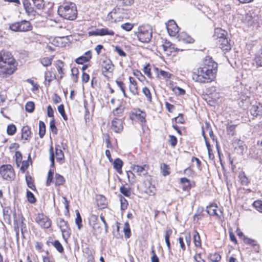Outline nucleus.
Segmentation results:
<instances>
[{"mask_svg":"<svg viewBox=\"0 0 262 262\" xmlns=\"http://www.w3.org/2000/svg\"><path fill=\"white\" fill-rule=\"evenodd\" d=\"M45 78L46 80V85H50V82L54 79H57L56 75L53 74L50 71H48L45 73Z\"/></svg>","mask_w":262,"mask_h":262,"instance_id":"24","label":"nucleus"},{"mask_svg":"<svg viewBox=\"0 0 262 262\" xmlns=\"http://www.w3.org/2000/svg\"><path fill=\"white\" fill-rule=\"evenodd\" d=\"M193 235V242L196 247H200L201 246V239L199 233L196 231H194Z\"/></svg>","mask_w":262,"mask_h":262,"instance_id":"37","label":"nucleus"},{"mask_svg":"<svg viewBox=\"0 0 262 262\" xmlns=\"http://www.w3.org/2000/svg\"><path fill=\"white\" fill-rule=\"evenodd\" d=\"M64 182H65V180L63 176H62L61 175H60L58 173L55 174V183L56 185L59 186V185H63L64 184Z\"/></svg>","mask_w":262,"mask_h":262,"instance_id":"35","label":"nucleus"},{"mask_svg":"<svg viewBox=\"0 0 262 262\" xmlns=\"http://www.w3.org/2000/svg\"><path fill=\"white\" fill-rule=\"evenodd\" d=\"M235 125L228 124L227 126V131L229 135L233 136L235 133Z\"/></svg>","mask_w":262,"mask_h":262,"instance_id":"49","label":"nucleus"},{"mask_svg":"<svg viewBox=\"0 0 262 262\" xmlns=\"http://www.w3.org/2000/svg\"><path fill=\"white\" fill-rule=\"evenodd\" d=\"M34 103L32 101L28 102L26 104V111L29 113H32L34 110Z\"/></svg>","mask_w":262,"mask_h":262,"instance_id":"48","label":"nucleus"},{"mask_svg":"<svg viewBox=\"0 0 262 262\" xmlns=\"http://www.w3.org/2000/svg\"><path fill=\"white\" fill-rule=\"evenodd\" d=\"M27 196L28 201L31 203H34L36 202V199L34 194L30 191L27 190Z\"/></svg>","mask_w":262,"mask_h":262,"instance_id":"56","label":"nucleus"},{"mask_svg":"<svg viewBox=\"0 0 262 262\" xmlns=\"http://www.w3.org/2000/svg\"><path fill=\"white\" fill-rule=\"evenodd\" d=\"M99 36H103V35H114V32L112 30H110L108 28H102V29H99Z\"/></svg>","mask_w":262,"mask_h":262,"instance_id":"31","label":"nucleus"},{"mask_svg":"<svg viewBox=\"0 0 262 262\" xmlns=\"http://www.w3.org/2000/svg\"><path fill=\"white\" fill-rule=\"evenodd\" d=\"M53 245L59 252H60V253L63 252V248L62 245L60 244V243L58 241H55L53 243Z\"/></svg>","mask_w":262,"mask_h":262,"instance_id":"54","label":"nucleus"},{"mask_svg":"<svg viewBox=\"0 0 262 262\" xmlns=\"http://www.w3.org/2000/svg\"><path fill=\"white\" fill-rule=\"evenodd\" d=\"M162 48L167 55H170L174 51L173 45L169 41H165L162 45Z\"/></svg>","mask_w":262,"mask_h":262,"instance_id":"21","label":"nucleus"},{"mask_svg":"<svg viewBox=\"0 0 262 262\" xmlns=\"http://www.w3.org/2000/svg\"><path fill=\"white\" fill-rule=\"evenodd\" d=\"M132 169L134 172L137 173L140 176H145L148 173V166L146 165H144L143 166L133 165L132 166Z\"/></svg>","mask_w":262,"mask_h":262,"instance_id":"15","label":"nucleus"},{"mask_svg":"<svg viewBox=\"0 0 262 262\" xmlns=\"http://www.w3.org/2000/svg\"><path fill=\"white\" fill-rule=\"evenodd\" d=\"M216 43L223 52H228L231 49V45L227 37L223 39L221 38L219 41L216 42Z\"/></svg>","mask_w":262,"mask_h":262,"instance_id":"14","label":"nucleus"},{"mask_svg":"<svg viewBox=\"0 0 262 262\" xmlns=\"http://www.w3.org/2000/svg\"><path fill=\"white\" fill-rule=\"evenodd\" d=\"M150 70H151L150 68V65L149 64H147L144 67L143 71L144 74L149 78L151 77V73L150 72Z\"/></svg>","mask_w":262,"mask_h":262,"instance_id":"62","label":"nucleus"},{"mask_svg":"<svg viewBox=\"0 0 262 262\" xmlns=\"http://www.w3.org/2000/svg\"><path fill=\"white\" fill-rule=\"evenodd\" d=\"M178 38L180 41L186 43H192L194 41L192 37L184 32L178 34Z\"/></svg>","mask_w":262,"mask_h":262,"instance_id":"23","label":"nucleus"},{"mask_svg":"<svg viewBox=\"0 0 262 262\" xmlns=\"http://www.w3.org/2000/svg\"><path fill=\"white\" fill-rule=\"evenodd\" d=\"M55 153L56 156V160L60 162L64 159V154L62 150L60 148L59 145L55 146Z\"/></svg>","mask_w":262,"mask_h":262,"instance_id":"28","label":"nucleus"},{"mask_svg":"<svg viewBox=\"0 0 262 262\" xmlns=\"http://www.w3.org/2000/svg\"><path fill=\"white\" fill-rule=\"evenodd\" d=\"M215 76L209 72L205 67H199L196 72L192 74V79L196 82L200 83H208L213 81Z\"/></svg>","mask_w":262,"mask_h":262,"instance_id":"3","label":"nucleus"},{"mask_svg":"<svg viewBox=\"0 0 262 262\" xmlns=\"http://www.w3.org/2000/svg\"><path fill=\"white\" fill-rule=\"evenodd\" d=\"M30 23L27 20L15 22L9 26V29L14 32H25L31 30Z\"/></svg>","mask_w":262,"mask_h":262,"instance_id":"5","label":"nucleus"},{"mask_svg":"<svg viewBox=\"0 0 262 262\" xmlns=\"http://www.w3.org/2000/svg\"><path fill=\"white\" fill-rule=\"evenodd\" d=\"M202 67H205V69L207 70L209 72H211L212 74L215 76L217 72V64L215 62L213 61L212 58H209L208 59H206Z\"/></svg>","mask_w":262,"mask_h":262,"instance_id":"11","label":"nucleus"},{"mask_svg":"<svg viewBox=\"0 0 262 262\" xmlns=\"http://www.w3.org/2000/svg\"><path fill=\"white\" fill-rule=\"evenodd\" d=\"M253 206L257 211L262 212V201L257 200L254 201Z\"/></svg>","mask_w":262,"mask_h":262,"instance_id":"47","label":"nucleus"},{"mask_svg":"<svg viewBox=\"0 0 262 262\" xmlns=\"http://www.w3.org/2000/svg\"><path fill=\"white\" fill-rule=\"evenodd\" d=\"M136 115L138 116L141 122L145 121V113L139 110L136 112Z\"/></svg>","mask_w":262,"mask_h":262,"instance_id":"63","label":"nucleus"},{"mask_svg":"<svg viewBox=\"0 0 262 262\" xmlns=\"http://www.w3.org/2000/svg\"><path fill=\"white\" fill-rule=\"evenodd\" d=\"M58 14L64 19L73 20L77 15V7L73 2H65L58 9Z\"/></svg>","mask_w":262,"mask_h":262,"instance_id":"2","label":"nucleus"},{"mask_svg":"<svg viewBox=\"0 0 262 262\" xmlns=\"http://www.w3.org/2000/svg\"><path fill=\"white\" fill-rule=\"evenodd\" d=\"M122 166L123 162L120 159L117 158L114 160L113 166L114 169H115L118 172L121 173Z\"/></svg>","mask_w":262,"mask_h":262,"instance_id":"29","label":"nucleus"},{"mask_svg":"<svg viewBox=\"0 0 262 262\" xmlns=\"http://www.w3.org/2000/svg\"><path fill=\"white\" fill-rule=\"evenodd\" d=\"M250 102V98L247 96L242 95L238 99V104L243 108L246 107Z\"/></svg>","mask_w":262,"mask_h":262,"instance_id":"25","label":"nucleus"},{"mask_svg":"<svg viewBox=\"0 0 262 262\" xmlns=\"http://www.w3.org/2000/svg\"><path fill=\"white\" fill-rule=\"evenodd\" d=\"M142 92L146 97L147 100L149 101H151L152 97L149 90L147 87H144L143 88Z\"/></svg>","mask_w":262,"mask_h":262,"instance_id":"53","label":"nucleus"},{"mask_svg":"<svg viewBox=\"0 0 262 262\" xmlns=\"http://www.w3.org/2000/svg\"><path fill=\"white\" fill-rule=\"evenodd\" d=\"M160 168H161V172H162L163 176H166L170 174V172H169L170 168L168 165H167L165 163H162L161 164Z\"/></svg>","mask_w":262,"mask_h":262,"instance_id":"33","label":"nucleus"},{"mask_svg":"<svg viewBox=\"0 0 262 262\" xmlns=\"http://www.w3.org/2000/svg\"><path fill=\"white\" fill-rule=\"evenodd\" d=\"M238 177L239 178L241 184L243 185H247L249 183L248 178L246 176L244 172H241L239 173Z\"/></svg>","mask_w":262,"mask_h":262,"instance_id":"34","label":"nucleus"},{"mask_svg":"<svg viewBox=\"0 0 262 262\" xmlns=\"http://www.w3.org/2000/svg\"><path fill=\"white\" fill-rule=\"evenodd\" d=\"M227 32L220 28H217L214 30V38L216 42L219 41L221 38L227 37Z\"/></svg>","mask_w":262,"mask_h":262,"instance_id":"17","label":"nucleus"},{"mask_svg":"<svg viewBox=\"0 0 262 262\" xmlns=\"http://www.w3.org/2000/svg\"><path fill=\"white\" fill-rule=\"evenodd\" d=\"M217 206L216 204H211L206 208L207 212L210 215L212 216L216 215L218 217L219 219H221V216L216 212V209Z\"/></svg>","mask_w":262,"mask_h":262,"instance_id":"20","label":"nucleus"},{"mask_svg":"<svg viewBox=\"0 0 262 262\" xmlns=\"http://www.w3.org/2000/svg\"><path fill=\"white\" fill-rule=\"evenodd\" d=\"M50 127L53 133L57 134V128L55 125V122L54 119L52 120L50 122Z\"/></svg>","mask_w":262,"mask_h":262,"instance_id":"59","label":"nucleus"},{"mask_svg":"<svg viewBox=\"0 0 262 262\" xmlns=\"http://www.w3.org/2000/svg\"><path fill=\"white\" fill-rule=\"evenodd\" d=\"M31 132L30 127L28 126H25L21 129V137L23 139L28 140L31 135Z\"/></svg>","mask_w":262,"mask_h":262,"instance_id":"27","label":"nucleus"},{"mask_svg":"<svg viewBox=\"0 0 262 262\" xmlns=\"http://www.w3.org/2000/svg\"><path fill=\"white\" fill-rule=\"evenodd\" d=\"M259 18L257 15L249 13L245 16L244 23L249 26L258 27Z\"/></svg>","mask_w":262,"mask_h":262,"instance_id":"10","label":"nucleus"},{"mask_svg":"<svg viewBox=\"0 0 262 262\" xmlns=\"http://www.w3.org/2000/svg\"><path fill=\"white\" fill-rule=\"evenodd\" d=\"M54 56L48 57H43L40 59V62L44 67H49L51 65Z\"/></svg>","mask_w":262,"mask_h":262,"instance_id":"30","label":"nucleus"},{"mask_svg":"<svg viewBox=\"0 0 262 262\" xmlns=\"http://www.w3.org/2000/svg\"><path fill=\"white\" fill-rule=\"evenodd\" d=\"M159 75H161L164 78L169 79L171 78L172 74L168 72L160 70L158 74V76Z\"/></svg>","mask_w":262,"mask_h":262,"instance_id":"55","label":"nucleus"},{"mask_svg":"<svg viewBox=\"0 0 262 262\" xmlns=\"http://www.w3.org/2000/svg\"><path fill=\"white\" fill-rule=\"evenodd\" d=\"M166 28L169 35L176 36L179 32V27L176 22L173 20H169L166 24Z\"/></svg>","mask_w":262,"mask_h":262,"instance_id":"13","label":"nucleus"},{"mask_svg":"<svg viewBox=\"0 0 262 262\" xmlns=\"http://www.w3.org/2000/svg\"><path fill=\"white\" fill-rule=\"evenodd\" d=\"M54 171L52 169H50L48 171V178L46 181V185L50 186L51 183L53 182Z\"/></svg>","mask_w":262,"mask_h":262,"instance_id":"44","label":"nucleus"},{"mask_svg":"<svg viewBox=\"0 0 262 262\" xmlns=\"http://www.w3.org/2000/svg\"><path fill=\"white\" fill-rule=\"evenodd\" d=\"M57 224L62 232L63 238L66 239L70 237L71 234L70 229L68 226L67 222L65 221L63 219L60 218L57 221Z\"/></svg>","mask_w":262,"mask_h":262,"instance_id":"9","label":"nucleus"},{"mask_svg":"<svg viewBox=\"0 0 262 262\" xmlns=\"http://www.w3.org/2000/svg\"><path fill=\"white\" fill-rule=\"evenodd\" d=\"M250 114L253 117L262 116V104L259 102H254L249 110Z\"/></svg>","mask_w":262,"mask_h":262,"instance_id":"12","label":"nucleus"},{"mask_svg":"<svg viewBox=\"0 0 262 262\" xmlns=\"http://www.w3.org/2000/svg\"><path fill=\"white\" fill-rule=\"evenodd\" d=\"M14 61L15 60L10 52H0V76L7 77L14 73L15 70Z\"/></svg>","mask_w":262,"mask_h":262,"instance_id":"1","label":"nucleus"},{"mask_svg":"<svg viewBox=\"0 0 262 262\" xmlns=\"http://www.w3.org/2000/svg\"><path fill=\"white\" fill-rule=\"evenodd\" d=\"M92 227L93 228V233L95 235H97L99 234L100 233H101V232L102 231V228L100 226L99 223H98L97 224H95Z\"/></svg>","mask_w":262,"mask_h":262,"instance_id":"40","label":"nucleus"},{"mask_svg":"<svg viewBox=\"0 0 262 262\" xmlns=\"http://www.w3.org/2000/svg\"><path fill=\"white\" fill-rule=\"evenodd\" d=\"M0 174L4 179L11 181L15 178V173L11 165H3L0 167Z\"/></svg>","mask_w":262,"mask_h":262,"instance_id":"6","label":"nucleus"},{"mask_svg":"<svg viewBox=\"0 0 262 262\" xmlns=\"http://www.w3.org/2000/svg\"><path fill=\"white\" fill-rule=\"evenodd\" d=\"M120 191L125 196H129L131 194L130 189L128 187H125L124 185H122L120 188Z\"/></svg>","mask_w":262,"mask_h":262,"instance_id":"42","label":"nucleus"},{"mask_svg":"<svg viewBox=\"0 0 262 262\" xmlns=\"http://www.w3.org/2000/svg\"><path fill=\"white\" fill-rule=\"evenodd\" d=\"M46 133V125L44 122L41 121L39 122V136L42 138Z\"/></svg>","mask_w":262,"mask_h":262,"instance_id":"32","label":"nucleus"},{"mask_svg":"<svg viewBox=\"0 0 262 262\" xmlns=\"http://www.w3.org/2000/svg\"><path fill=\"white\" fill-rule=\"evenodd\" d=\"M114 70V65L112 61L108 58L103 60L101 64V71L103 75L107 77H110L112 76V73Z\"/></svg>","mask_w":262,"mask_h":262,"instance_id":"7","label":"nucleus"},{"mask_svg":"<svg viewBox=\"0 0 262 262\" xmlns=\"http://www.w3.org/2000/svg\"><path fill=\"white\" fill-rule=\"evenodd\" d=\"M208 257L213 262H219L221 259V256L217 253H211Z\"/></svg>","mask_w":262,"mask_h":262,"instance_id":"38","label":"nucleus"},{"mask_svg":"<svg viewBox=\"0 0 262 262\" xmlns=\"http://www.w3.org/2000/svg\"><path fill=\"white\" fill-rule=\"evenodd\" d=\"M58 111L59 113L60 114L61 116L63 117V119L64 120H68V117L67 115H66L65 112H64V108L63 104H60L58 106Z\"/></svg>","mask_w":262,"mask_h":262,"instance_id":"51","label":"nucleus"},{"mask_svg":"<svg viewBox=\"0 0 262 262\" xmlns=\"http://www.w3.org/2000/svg\"><path fill=\"white\" fill-rule=\"evenodd\" d=\"M243 241L246 244L250 245L252 246H255L257 245V242L255 240L253 239H251L245 236H244Z\"/></svg>","mask_w":262,"mask_h":262,"instance_id":"46","label":"nucleus"},{"mask_svg":"<svg viewBox=\"0 0 262 262\" xmlns=\"http://www.w3.org/2000/svg\"><path fill=\"white\" fill-rule=\"evenodd\" d=\"M16 132V127L14 124H10L8 125L7 132L9 135H13Z\"/></svg>","mask_w":262,"mask_h":262,"instance_id":"43","label":"nucleus"},{"mask_svg":"<svg viewBox=\"0 0 262 262\" xmlns=\"http://www.w3.org/2000/svg\"><path fill=\"white\" fill-rule=\"evenodd\" d=\"M120 203H121V208L122 210H125L127 208L128 203L126 200L123 198L121 197L120 198Z\"/></svg>","mask_w":262,"mask_h":262,"instance_id":"60","label":"nucleus"},{"mask_svg":"<svg viewBox=\"0 0 262 262\" xmlns=\"http://www.w3.org/2000/svg\"><path fill=\"white\" fill-rule=\"evenodd\" d=\"M134 27L132 24L126 23L122 24L121 26V28L126 31H130Z\"/></svg>","mask_w":262,"mask_h":262,"instance_id":"58","label":"nucleus"},{"mask_svg":"<svg viewBox=\"0 0 262 262\" xmlns=\"http://www.w3.org/2000/svg\"><path fill=\"white\" fill-rule=\"evenodd\" d=\"M26 180L27 184L28 186L32 190H34L35 188L32 178L30 176H28L26 177Z\"/></svg>","mask_w":262,"mask_h":262,"instance_id":"50","label":"nucleus"},{"mask_svg":"<svg viewBox=\"0 0 262 262\" xmlns=\"http://www.w3.org/2000/svg\"><path fill=\"white\" fill-rule=\"evenodd\" d=\"M129 91L133 95H138L139 93H138L137 83L136 81L132 77H129Z\"/></svg>","mask_w":262,"mask_h":262,"instance_id":"18","label":"nucleus"},{"mask_svg":"<svg viewBox=\"0 0 262 262\" xmlns=\"http://www.w3.org/2000/svg\"><path fill=\"white\" fill-rule=\"evenodd\" d=\"M35 221L39 226L43 228H49L51 225V220L43 213H38L35 217Z\"/></svg>","mask_w":262,"mask_h":262,"instance_id":"8","label":"nucleus"},{"mask_svg":"<svg viewBox=\"0 0 262 262\" xmlns=\"http://www.w3.org/2000/svg\"><path fill=\"white\" fill-rule=\"evenodd\" d=\"M89 224L91 227L99 223L98 216L94 214L91 215L89 218Z\"/></svg>","mask_w":262,"mask_h":262,"instance_id":"39","label":"nucleus"},{"mask_svg":"<svg viewBox=\"0 0 262 262\" xmlns=\"http://www.w3.org/2000/svg\"><path fill=\"white\" fill-rule=\"evenodd\" d=\"M116 82L117 84V85L118 86V87L120 88V90L122 91L123 94V96L124 97H127L126 96V93H125V84L123 82L120 81V80H117L116 81Z\"/></svg>","mask_w":262,"mask_h":262,"instance_id":"41","label":"nucleus"},{"mask_svg":"<svg viewBox=\"0 0 262 262\" xmlns=\"http://www.w3.org/2000/svg\"><path fill=\"white\" fill-rule=\"evenodd\" d=\"M92 58L91 52L90 51H88L85 52L84 56H81L76 59V62L78 64H83L85 62H87L90 60Z\"/></svg>","mask_w":262,"mask_h":262,"instance_id":"19","label":"nucleus"},{"mask_svg":"<svg viewBox=\"0 0 262 262\" xmlns=\"http://www.w3.org/2000/svg\"><path fill=\"white\" fill-rule=\"evenodd\" d=\"M25 11L27 13L28 15L30 16L34 17L36 15V12L34 9V8L32 7V6L29 7L28 8H27V9H26Z\"/></svg>","mask_w":262,"mask_h":262,"instance_id":"52","label":"nucleus"},{"mask_svg":"<svg viewBox=\"0 0 262 262\" xmlns=\"http://www.w3.org/2000/svg\"><path fill=\"white\" fill-rule=\"evenodd\" d=\"M75 223L77 226L78 229H80L82 226V219L79 211L76 212V218L75 220Z\"/></svg>","mask_w":262,"mask_h":262,"instance_id":"45","label":"nucleus"},{"mask_svg":"<svg viewBox=\"0 0 262 262\" xmlns=\"http://www.w3.org/2000/svg\"><path fill=\"white\" fill-rule=\"evenodd\" d=\"M34 6L38 10H42L45 7L43 0H32Z\"/></svg>","mask_w":262,"mask_h":262,"instance_id":"36","label":"nucleus"},{"mask_svg":"<svg viewBox=\"0 0 262 262\" xmlns=\"http://www.w3.org/2000/svg\"><path fill=\"white\" fill-rule=\"evenodd\" d=\"M169 142L170 143V144L171 146L174 147L177 144V138L173 136V135H170L169 136Z\"/></svg>","mask_w":262,"mask_h":262,"instance_id":"64","label":"nucleus"},{"mask_svg":"<svg viewBox=\"0 0 262 262\" xmlns=\"http://www.w3.org/2000/svg\"><path fill=\"white\" fill-rule=\"evenodd\" d=\"M124 232L125 236L126 238H129L130 236V229L129 227V224L128 223H126L125 224V227L124 228Z\"/></svg>","mask_w":262,"mask_h":262,"instance_id":"57","label":"nucleus"},{"mask_svg":"<svg viewBox=\"0 0 262 262\" xmlns=\"http://www.w3.org/2000/svg\"><path fill=\"white\" fill-rule=\"evenodd\" d=\"M112 129L117 133H119L123 129V122L121 119L114 118L112 121Z\"/></svg>","mask_w":262,"mask_h":262,"instance_id":"16","label":"nucleus"},{"mask_svg":"<svg viewBox=\"0 0 262 262\" xmlns=\"http://www.w3.org/2000/svg\"><path fill=\"white\" fill-rule=\"evenodd\" d=\"M205 130L206 132H208L209 136L210 137V138L213 140H214V135H213V132L212 130V129L211 128L210 125H209L208 123H207L206 124V128H205Z\"/></svg>","mask_w":262,"mask_h":262,"instance_id":"61","label":"nucleus"},{"mask_svg":"<svg viewBox=\"0 0 262 262\" xmlns=\"http://www.w3.org/2000/svg\"><path fill=\"white\" fill-rule=\"evenodd\" d=\"M145 192L150 195H154L156 191V188L154 185H152L150 181L145 182Z\"/></svg>","mask_w":262,"mask_h":262,"instance_id":"26","label":"nucleus"},{"mask_svg":"<svg viewBox=\"0 0 262 262\" xmlns=\"http://www.w3.org/2000/svg\"><path fill=\"white\" fill-rule=\"evenodd\" d=\"M135 34L140 41L148 43L152 38V29L149 25L140 26Z\"/></svg>","mask_w":262,"mask_h":262,"instance_id":"4","label":"nucleus"},{"mask_svg":"<svg viewBox=\"0 0 262 262\" xmlns=\"http://www.w3.org/2000/svg\"><path fill=\"white\" fill-rule=\"evenodd\" d=\"M55 66L58 73L60 74V76L57 78V80L59 81L63 78L64 75L63 71L64 63L62 61L59 60L57 61Z\"/></svg>","mask_w":262,"mask_h":262,"instance_id":"22","label":"nucleus"}]
</instances>
